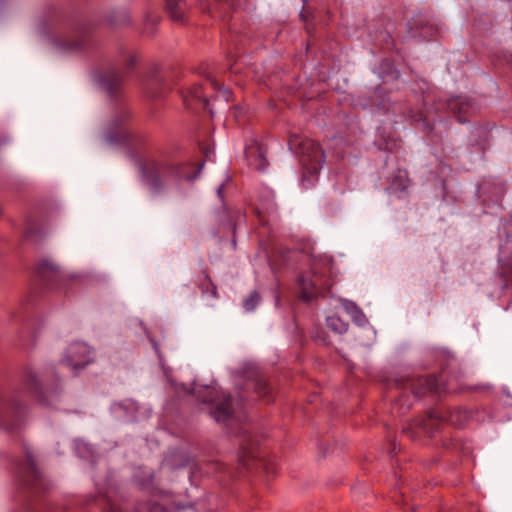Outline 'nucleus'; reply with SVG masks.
I'll return each mask as SVG.
<instances>
[{
    "label": "nucleus",
    "mask_w": 512,
    "mask_h": 512,
    "mask_svg": "<svg viewBox=\"0 0 512 512\" xmlns=\"http://www.w3.org/2000/svg\"><path fill=\"white\" fill-rule=\"evenodd\" d=\"M241 449H242V450H243V452L245 453V456H247V457L252 456V451H246V450H247V448H246L243 444L241 445Z\"/></svg>",
    "instance_id": "nucleus-30"
},
{
    "label": "nucleus",
    "mask_w": 512,
    "mask_h": 512,
    "mask_svg": "<svg viewBox=\"0 0 512 512\" xmlns=\"http://www.w3.org/2000/svg\"><path fill=\"white\" fill-rule=\"evenodd\" d=\"M260 302V295L257 291H253L250 295L244 300L243 306L246 311H252Z\"/></svg>",
    "instance_id": "nucleus-22"
},
{
    "label": "nucleus",
    "mask_w": 512,
    "mask_h": 512,
    "mask_svg": "<svg viewBox=\"0 0 512 512\" xmlns=\"http://www.w3.org/2000/svg\"><path fill=\"white\" fill-rule=\"evenodd\" d=\"M327 327L335 333L343 334L348 330L349 323L339 315L333 314L326 318Z\"/></svg>",
    "instance_id": "nucleus-17"
},
{
    "label": "nucleus",
    "mask_w": 512,
    "mask_h": 512,
    "mask_svg": "<svg viewBox=\"0 0 512 512\" xmlns=\"http://www.w3.org/2000/svg\"><path fill=\"white\" fill-rule=\"evenodd\" d=\"M125 73L113 71L105 75L102 79L104 89L109 95H114L121 86L122 81L125 79Z\"/></svg>",
    "instance_id": "nucleus-14"
},
{
    "label": "nucleus",
    "mask_w": 512,
    "mask_h": 512,
    "mask_svg": "<svg viewBox=\"0 0 512 512\" xmlns=\"http://www.w3.org/2000/svg\"><path fill=\"white\" fill-rule=\"evenodd\" d=\"M24 452L26 460L24 464L19 465L18 473L23 482L28 485H35L40 480L41 475L32 452L27 447H24Z\"/></svg>",
    "instance_id": "nucleus-9"
},
{
    "label": "nucleus",
    "mask_w": 512,
    "mask_h": 512,
    "mask_svg": "<svg viewBox=\"0 0 512 512\" xmlns=\"http://www.w3.org/2000/svg\"><path fill=\"white\" fill-rule=\"evenodd\" d=\"M247 156L249 159L250 166L254 167L257 170H263L268 165L267 160L265 159V157L263 156L259 149H250L249 151H247Z\"/></svg>",
    "instance_id": "nucleus-18"
},
{
    "label": "nucleus",
    "mask_w": 512,
    "mask_h": 512,
    "mask_svg": "<svg viewBox=\"0 0 512 512\" xmlns=\"http://www.w3.org/2000/svg\"><path fill=\"white\" fill-rule=\"evenodd\" d=\"M335 277L334 261L331 257H311L308 270L301 272L296 280L300 299L311 301L316 297L325 296L334 285Z\"/></svg>",
    "instance_id": "nucleus-1"
},
{
    "label": "nucleus",
    "mask_w": 512,
    "mask_h": 512,
    "mask_svg": "<svg viewBox=\"0 0 512 512\" xmlns=\"http://www.w3.org/2000/svg\"><path fill=\"white\" fill-rule=\"evenodd\" d=\"M396 179H399L400 180V186H401V189L404 190L406 188V185L403 183V179H402V176L399 175L398 177H395L393 181H395Z\"/></svg>",
    "instance_id": "nucleus-29"
},
{
    "label": "nucleus",
    "mask_w": 512,
    "mask_h": 512,
    "mask_svg": "<svg viewBox=\"0 0 512 512\" xmlns=\"http://www.w3.org/2000/svg\"><path fill=\"white\" fill-rule=\"evenodd\" d=\"M253 389L256 394L263 399H267L269 401V397L271 394V387L266 382V380L259 378L253 381L252 383Z\"/></svg>",
    "instance_id": "nucleus-19"
},
{
    "label": "nucleus",
    "mask_w": 512,
    "mask_h": 512,
    "mask_svg": "<svg viewBox=\"0 0 512 512\" xmlns=\"http://www.w3.org/2000/svg\"><path fill=\"white\" fill-rule=\"evenodd\" d=\"M26 412V405L14 399L4 401L0 398V426L12 430L20 425Z\"/></svg>",
    "instance_id": "nucleus-7"
},
{
    "label": "nucleus",
    "mask_w": 512,
    "mask_h": 512,
    "mask_svg": "<svg viewBox=\"0 0 512 512\" xmlns=\"http://www.w3.org/2000/svg\"><path fill=\"white\" fill-rule=\"evenodd\" d=\"M350 307L355 309L357 313L362 315L361 311L356 307V305L354 303L346 301L345 302V308L348 310Z\"/></svg>",
    "instance_id": "nucleus-28"
},
{
    "label": "nucleus",
    "mask_w": 512,
    "mask_h": 512,
    "mask_svg": "<svg viewBox=\"0 0 512 512\" xmlns=\"http://www.w3.org/2000/svg\"><path fill=\"white\" fill-rule=\"evenodd\" d=\"M404 389H409L415 396L429 393L442 394L449 391L446 384H440L435 376H422L407 379L401 383Z\"/></svg>",
    "instance_id": "nucleus-6"
},
{
    "label": "nucleus",
    "mask_w": 512,
    "mask_h": 512,
    "mask_svg": "<svg viewBox=\"0 0 512 512\" xmlns=\"http://www.w3.org/2000/svg\"><path fill=\"white\" fill-rule=\"evenodd\" d=\"M442 414L443 417H445L444 421H448L451 425L457 428L464 427L470 419L469 412L462 408H454L447 412H443Z\"/></svg>",
    "instance_id": "nucleus-13"
},
{
    "label": "nucleus",
    "mask_w": 512,
    "mask_h": 512,
    "mask_svg": "<svg viewBox=\"0 0 512 512\" xmlns=\"http://www.w3.org/2000/svg\"><path fill=\"white\" fill-rule=\"evenodd\" d=\"M302 166L310 175H316L325 162V153L318 143L309 138L295 139Z\"/></svg>",
    "instance_id": "nucleus-2"
},
{
    "label": "nucleus",
    "mask_w": 512,
    "mask_h": 512,
    "mask_svg": "<svg viewBox=\"0 0 512 512\" xmlns=\"http://www.w3.org/2000/svg\"><path fill=\"white\" fill-rule=\"evenodd\" d=\"M146 25H151V27L153 28L155 25L158 24L159 22V17L157 15H154V14H151V13H148L146 15Z\"/></svg>",
    "instance_id": "nucleus-25"
},
{
    "label": "nucleus",
    "mask_w": 512,
    "mask_h": 512,
    "mask_svg": "<svg viewBox=\"0 0 512 512\" xmlns=\"http://www.w3.org/2000/svg\"><path fill=\"white\" fill-rule=\"evenodd\" d=\"M222 191H223V185H221L218 189H217V193L218 195L222 198Z\"/></svg>",
    "instance_id": "nucleus-31"
},
{
    "label": "nucleus",
    "mask_w": 512,
    "mask_h": 512,
    "mask_svg": "<svg viewBox=\"0 0 512 512\" xmlns=\"http://www.w3.org/2000/svg\"><path fill=\"white\" fill-rule=\"evenodd\" d=\"M448 109L462 124L468 122L469 116L475 111L473 103L468 98L461 96L450 99Z\"/></svg>",
    "instance_id": "nucleus-11"
},
{
    "label": "nucleus",
    "mask_w": 512,
    "mask_h": 512,
    "mask_svg": "<svg viewBox=\"0 0 512 512\" xmlns=\"http://www.w3.org/2000/svg\"><path fill=\"white\" fill-rule=\"evenodd\" d=\"M136 56L135 55H131L126 63V69L127 70H132L134 68V66L136 65Z\"/></svg>",
    "instance_id": "nucleus-26"
},
{
    "label": "nucleus",
    "mask_w": 512,
    "mask_h": 512,
    "mask_svg": "<svg viewBox=\"0 0 512 512\" xmlns=\"http://www.w3.org/2000/svg\"><path fill=\"white\" fill-rule=\"evenodd\" d=\"M91 361L89 347L82 342H73L66 349L62 362L73 370L85 368Z\"/></svg>",
    "instance_id": "nucleus-8"
},
{
    "label": "nucleus",
    "mask_w": 512,
    "mask_h": 512,
    "mask_svg": "<svg viewBox=\"0 0 512 512\" xmlns=\"http://www.w3.org/2000/svg\"><path fill=\"white\" fill-rule=\"evenodd\" d=\"M177 168L167 161L149 160L142 166L147 185L154 191L163 188L164 183L177 174Z\"/></svg>",
    "instance_id": "nucleus-4"
},
{
    "label": "nucleus",
    "mask_w": 512,
    "mask_h": 512,
    "mask_svg": "<svg viewBox=\"0 0 512 512\" xmlns=\"http://www.w3.org/2000/svg\"><path fill=\"white\" fill-rule=\"evenodd\" d=\"M25 386H26V389L31 393L38 391L39 383L34 374H32V373L27 374Z\"/></svg>",
    "instance_id": "nucleus-23"
},
{
    "label": "nucleus",
    "mask_w": 512,
    "mask_h": 512,
    "mask_svg": "<svg viewBox=\"0 0 512 512\" xmlns=\"http://www.w3.org/2000/svg\"><path fill=\"white\" fill-rule=\"evenodd\" d=\"M238 111H240V109L236 107V108H235V112H238ZM235 116H236V117L238 116V115H237V113H235Z\"/></svg>",
    "instance_id": "nucleus-33"
},
{
    "label": "nucleus",
    "mask_w": 512,
    "mask_h": 512,
    "mask_svg": "<svg viewBox=\"0 0 512 512\" xmlns=\"http://www.w3.org/2000/svg\"><path fill=\"white\" fill-rule=\"evenodd\" d=\"M202 86L195 84L183 92L184 104L189 108L201 107L210 112L213 116V110L209 107V100L202 93Z\"/></svg>",
    "instance_id": "nucleus-10"
},
{
    "label": "nucleus",
    "mask_w": 512,
    "mask_h": 512,
    "mask_svg": "<svg viewBox=\"0 0 512 512\" xmlns=\"http://www.w3.org/2000/svg\"><path fill=\"white\" fill-rule=\"evenodd\" d=\"M135 512H165L162 505L154 502L141 503L135 508Z\"/></svg>",
    "instance_id": "nucleus-21"
},
{
    "label": "nucleus",
    "mask_w": 512,
    "mask_h": 512,
    "mask_svg": "<svg viewBox=\"0 0 512 512\" xmlns=\"http://www.w3.org/2000/svg\"><path fill=\"white\" fill-rule=\"evenodd\" d=\"M199 288L203 294H210L212 297H217V287L206 271H203V281L199 284Z\"/></svg>",
    "instance_id": "nucleus-20"
},
{
    "label": "nucleus",
    "mask_w": 512,
    "mask_h": 512,
    "mask_svg": "<svg viewBox=\"0 0 512 512\" xmlns=\"http://www.w3.org/2000/svg\"><path fill=\"white\" fill-rule=\"evenodd\" d=\"M501 275L506 281V285L512 283V263L502 267Z\"/></svg>",
    "instance_id": "nucleus-24"
},
{
    "label": "nucleus",
    "mask_w": 512,
    "mask_h": 512,
    "mask_svg": "<svg viewBox=\"0 0 512 512\" xmlns=\"http://www.w3.org/2000/svg\"><path fill=\"white\" fill-rule=\"evenodd\" d=\"M165 9L170 19L177 23H184L189 10L186 0H165Z\"/></svg>",
    "instance_id": "nucleus-12"
},
{
    "label": "nucleus",
    "mask_w": 512,
    "mask_h": 512,
    "mask_svg": "<svg viewBox=\"0 0 512 512\" xmlns=\"http://www.w3.org/2000/svg\"><path fill=\"white\" fill-rule=\"evenodd\" d=\"M205 78L210 83L212 89L217 92V96H215L214 98L215 100L220 98H222L224 102H228L230 100L232 92L230 91L229 88L220 84L218 80L211 74H206Z\"/></svg>",
    "instance_id": "nucleus-16"
},
{
    "label": "nucleus",
    "mask_w": 512,
    "mask_h": 512,
    "mask_svg": "<svg viewBox=\"0 0 512 512\" xmlns=\"http://www.w3.org/2000/svg\"><path fill=\"white\" fill-rule=\"evenodd\" d=\"M205 393L207 396L202 398V402L210 404V416L219 423H226L230 420L234 413L232 396L210 387L205 388Z\"/></svg>",
    "instance_id": "nucleus-3"
},
{
    "label": "nucleus",
    "mask_w": 512,
    "mask_h": 512,
    "mask_svg": "<svg viewBox=\"0 0 512 512\" xmlns=\"http://www.w3.org/2000/svg\"><path fill=\"white\" fill-rule=\"evenodd\" d=\"M37 274L43 279H53L59 273V267L50 259H42L36 266Z\"/></svg>",
    "instance_id": "nucleus-15"
},
{
    "label": "nucleus",
    "mask_w": 512,
    "mask_h": 512,
    "mask_svg": "<svg viewBox=\"0 0 512 512\" xmlns=\"http://www.w3.org/2000/svg\"><path fill=\"white\" fill-rule=\"evenodd\" d=\"M25 237H26V238L30 237V234H29V232H28V231H26V232H25Z\"/></svg>",
    "instance_id": "nucleus-32"
},
{
    "label": "nucleus",
    "mask_w": 512,
    "mask_h": 512,
    "mask_svg": "<svg viewBox=\"0 0 512 512\" xmlns=\"http://www.w3.org/2000/svg\"><path fill=\"white\" fill-rule=\"evenodd\" d=\"M442 412L430 411L427 415L417 418L403 426L402 433L412 440L419 437L420 432L432 436L444 422Z\"/></svg>",
    "instance_id": "nucleus-5"
},
{
    "label": "nucleus",
    "mask_w": 512,
    "mask_h": 512,
    "mask_svg": "<svg viewBox=\"0 0 512 512\" xmlns=\"http://www.w3.org/2000/svg\"><path fill=\"white\" fill-rule=\"evenodd\" d=\"M106 512H122L121 509L114 505V504H108Z\"/></svg>",
    "instance_id": "nucleus-27"
}]
</instances>
